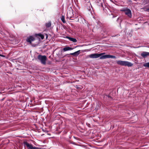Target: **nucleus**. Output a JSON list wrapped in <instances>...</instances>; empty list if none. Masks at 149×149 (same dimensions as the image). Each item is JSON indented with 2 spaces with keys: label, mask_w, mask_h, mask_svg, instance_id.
<instances>
[{
  "label": "nucleus",
  "mask_w": 149,
  "mask_h": 149,
  "mask_svg": "<svg viewBox=\"0 0 149 149\" xmlns=\"http://www.w3.org/2000/svg\"><path fill=\"white\" fill-rule=\"evenodd\" d=\"M147 10L149 12V8H148L147 9Z\"/></svg>",
  "instance_id": "nucleus-19"
},
{
  "label": "nucleus",
  "mask_w": 149,
  "mask_h": 149,
  "mask_svg": "<svg viewBox=\"0 0 149 149\" xmlns=\"http://www.w3.org/2000/svg\"><path fill=\"white\" fill-rule=\"evenodd\" d=\"M117 63L120 65L128 67H131L133 65V64L129 61H117Z\"/></svg>",
  "instance_id": "nucleus-2"
},
{
  "label": "nucleus",
  "mask_w": 149,
  "mask_h": 149,
  "mask_svg": "<svg viewBox=\"0 0 149 149\" xmlns=\"http://www.w3.org/2000/svg\"><path fill=\"white\" fill-rule=\"evenodd\" d=\"M0 56H1V57H4L5 56L1 54H0Z\"/></svg>",
  "instance_id": "nucleus-18"
},
{
  "label": "nucleus",
  "mask_w": 149,
  "mask_h": 149,
  "mask_svg": "<svg viewBox=\"0 0 149 149\" xmlns=\"http://www.w3.org/2000/svg\"><path fill=\"white\" fill-rule=\"evenodd\" d=\"M92 8L91 6V7L90 6L89 7V8H88V10L89 11H91V8Z\"/></svg>",
  "instance_id": "nucleus-16"
},
{
  "label": "nucleus",
  "mask_w": 149,
  "mask_h": 149,
  "mask_svg": "<svg viewBox=\"0 0 149 149\" xmlns=\"http://www.w3.org/2000/svg\"><path fill=\"white\" fill-rule=\"evenodd\" d=\"M66 38H68L70 41H72L73 42H77V40L74 38L69 37H66Z\"/></svg>",
  "instance_id": "nucleus-10"
},
{
  "label": "nucleus",
  "mask_w": 149,
  "mask_h": 149,
  "mask_svg": "<svg viewBox=\"0 0 149 149\" xmlns=\"http://www.w3.org/2000/svg\"><path fill=\"white\" fill-rule=\"evenodd\" d=\"M36 36H38L39 37H40V38H41V39H44V36L42 34H41L40 33H39V34H36Z\"/></svg>",
  "instance_id": "nucleus-12"
},
{
  "label": "nucleus",
  "mask_w": 149,
  "mask_h": 149,
  "mask_svg": "<svg viewBox=\"0 0 149 149\" xmlns=\"http://www.w3.org/2000/svg\"><path fill=\"white\" fill-rule=\"evenodd\" d=\"M73 15V14L72 11H69L68 12L67 16L68 18H69L70 19L72 17Z\"/></svg>",
  "instance_id": "nucleus-8"
},
{
  "label": "nucleus",
  "mask_w": 149,
  "mask_h": 149,
  "mask_svg": "<svg viewBox=\"0 0 149 149\" xmlns=\"http://www.w3.org/2000/svg\"><path fill=\"white\" fill-rule=\"evenodd\" d=\"M80 50H78L77 52H76L73 53H71L70 54V55H72L74 56H78L80 53Z\"/></svg>",
  "instance_id": "nucleus-11"
},
{
  "label": "nucleus",
  "mask_w": 149,
  "mask_h": 149,
  "mask_svg": "<svg viewBox=\"0 0 149 149\" xmlns=\"http://www.w3.org/2000/svg\"><path fill=\"white\" fill-rule=\"evenodd\" d=\"M35 40V38L33 36H30L26 39V42H29L30 43H31V42Z\"/></svg>",
  "instance_id": "nucleus-6"
},
{
  "label": "nucleus",
  "mask_w": 149,
  "mask_h": 149,
  "mask_svg": "<svg viewBox=\"0 0 149 149\" xmlns=\"http://www.w3.org/2000/svg\"><path fill=\"white\" fill-rule=\"evenodd\" d=\"M73 49V48L70 47H64L63 49V52H66L68 51H70L72 50Z\"/></svg>",
  "instance_id": "nucleus-9"
},
{
  "label": "nucleus",
  "mask_w": 149,
  "mask_h": 149,
  "mask_svg": "<svg viewBox=\"0 0 149 149\" xmlns=\"http://www.w3.org/2000/svg\"><path fill=\"white\" fill-rule=\"evenodd\" d=\"M61 19L63 23H65V17L64 16H63L61 17Z\"/></svg>",
  "instance_id": "nucleus-15"
},
{
  "label": "nucleus",
  "mask_w": 149,
  "mask_h": 149,
  "mask_svg": "<svg viewBox=\"0 0 149 149\" xmlns=\"http://www.w3.org/2000/svg\"><path fill=\"white\" fill-rule=\"evenodd\" d=\"M104 54V53L99 54L94 53L89 55L88 56L91 58H96L100 57V59H103L107 58H116L115 56L109 54L102 56V55Z\"/></svg>",
  "instance_id": "nucleus-1"
},
{
  "label": "nucleus",
  "mask_w": 149,
  "mask_h": 149,
  "mask_svg": "<svg viewBox=\"0 0 149 149\" xmlns=\"http://www.w3.org/2000/svg\"><path fill=\"white\" fill-rule=\"evenodd\" d=\"M51 25V22H49L48 23H47L46 24V26L47 27H50Z\"/></svg>",
  "instance_id": "nucleus-14"
},
{
  "label": "nucleus",
  "mask_w": 149,
  "mask_h": 149,
  "mask_svg": "<svg viewBox=\"0 0 149 149\" xmlns=\"http://www.w3.org/2000/svg\"><path fill=\"white\" fill-rule=\"evenodd\" d=\"M24 146L27 147L28 149H41L39 147H33L32 145L29 143L27 142H24Z\"/></svg>",
  "instance_id": "nucleus-5"
},
{
  "label": "nucleus",
  "mask_w": 149,
  "mask_h": 149,
  "mask_svg": "<svg viewBox=\"0 0 149 149\" xmlns=\"http://www.w3.org/2000/svg\"><path fill=\"white\" fill-rule=\"evenodd\" d=\"M141 56L144 58H145L149 55V52H143L141 54Z\"/></svg>",
  "instance_id": "nucleus-7"
},
{
  "label": "nucleus",
  "mask_w": 149,
  "mask_h": 149,
  "mask_svg": "<svg viewBox=\"0 0 149 149\" xmlns=\"http://www.w3.org/2000/svg\"><path fill=\"white\" fill-rule=\"evenodd\" d=\"M37 58L41 64L44 65L46 64L47 57L45 56L39 55L37 57Z\"/></svg>",
  "instance_id": "nucleus-3"
},
{
  "label": "nucleus",
  "mask_w": 149,
  "mask_h": 149,
  "mask_svg": "<svg viewBox=\"0 0 149 149\" xmlns=\"http://www.w3.org/2000/svg\"><path fill=\"white\" fill-rule=\"evenodd\" d=\"M119 36L120 35H116L115 36H112V37H117L118 36Z\"/></svg>",
  "instance_id": "nucleus-17"
},
{
  "label": "nucleus",
  "mask_w": 149,
  "mask_h": 149,
  "mask_svg": "<svg viewBox=\"0 0 149 149\" xmlns=\"http://www.w3.org/2000/svg\"><path fill=\"white\" fill-rule=\"evenodd\" d=\"M143 66L144 67L149 68V62L144 63L143 65Z\"/></svg>",
  "instance_id": "nucleus-13"
},
{
  "label": "nucleus",
  "mask_w": 149,
  "mask_h": 149,
  "mask_svg": "<svg viewBox=\"0 0 149 149\" xmlns=\"http://www.w3.org/2000/svg\"><path fill=\"white\" fill-rule=\"evenodd\" d=\"M121 11H123L125 14L127 15L129 17L131 18L132 17V13L131 10L128 8L123 9L121 10Z\"/></svg>",
  "instance_id": "nucleus-4"
},
{
  "label": "nucleus",
  "mask_w": 149,
  "mask_h": 149,
  "mask_svg": "<svg viewBox=\"0 0 149 149\" xmlns=\"http://www.w3.org/2000/svg\"><path fill=\"white\" fill-rule=\"evenodd\" d=\"M76 88H79V87H78V86H77Z\"/></svg>",
  "instance_id": "nucleus-20"
}]
</instances>
